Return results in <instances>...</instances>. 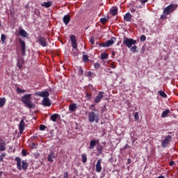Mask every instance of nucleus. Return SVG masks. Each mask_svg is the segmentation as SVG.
I'll use <instances>...</instances> for the list:
<instances>
[{"label": "nucleus", "mask_w": 178, "mask_h": 178, "mask_svg": "<svg viewBox=\"0 0 178 178\" xmlns=\"http://www.w3.org/2000/svg\"><path fill=\"white\" fill-rule=\"evenodd\" d=\"M102 162V159H99L97 162L96 164V172H97V173H101V172L102 171V167L101 166V163Z\"/></svg>", "instance_id": "nucleus-15"}, {"label": "nucleus", "mask_w": 178, "mask_h": 178, "mask_svg": "<svg viewBox=\"0 0 178 178\" xmlns=\"http://www.w3.org/2000/svg\"><path fill=\"white\" fill-rule=\"evenodd\" d=\"M97 144H99V140H91L90 143V149H94V148H95V145H97Z\"/></svg>", "instance_id": "nucleus-16"}, {"label": "nucleus", "mask_w": 178, "mask_h": 178, "mask_svg": "<svg viewBox=\"0 0 178 178\" xmlns=\"http://www.w3.org/2000/svg\"><path fill=\"white\" fill-rule=\"evenodd\" d=\"M24 127H26V122H24V120H21L19 127L20 134H23V132L24 131Z\"/></svg>", "instance_id": "nucleus-12"}, {"label": "nucleus", "mask_w": 178, "mask_h": 178, "mask_svg": "<svg viewBox=\"0 0 178 178\" xmlns=\"http://www.w3.org/2000/svg\"><path fill=\"white\" fill-rule=\"evenodd\" d=\"M108 54H106V53H102V54H101L100 58H101L102 60L108 59Z\"/></svg>", "instance_id": "nucleus-31"}, {"label": "nucleus", "mask_w": 178, "mask_h": 178, "mask_svg": "<svg viewBox=\"0 0 178 178\" xmlns=\"http://www.w3.org/2000/svg\"><path fill=\"white\" fill-rule=\"evenodd\" d=\"M169 113H170V110L167 109L164 111L161 114V118H167Z\"/></svg>", "instance_id": "nucleus-25"}, {"label": "nucleus", "mask_w": 178, "mask_h": 178, "mask_svg": "<svg viewBox=\"0 0 178 178\" xmlns=\"http://www.w3.org/2000/svg\"><path fill=\"white\" fill-rule=\"evenodd\" d=\"M17 94H23V93L26 92V90H24L23 89H20V88H17Z\"/></svg>", "instance_id": "nucleus-33"}, {"label": "nucleus", "mask_w": 178, "mask_h": 178, "mask_svg": "<svg viewBox=\"0 0 178 178\" xmlns=\"http://www.w3.org/2000/svg\"><path fill=\"white\" fill-rule=\"evenodd\" d=\"M70 40H71L72 48H74V49H77V42H76V36L74 35H72L70 36Z\"/></svg>", "instance_id": "nucleus-13"}, {"label": "nucleus", "mask_w": 178, "mask_h": 178, "mask_svg": "<svg viewBox=\"0 0 178 178\" xmlns=\"http://www.w3.org/2000/svg\"><path fill=\"white\" fill-rule=\"evenodd\" d=\"M41 5L44 6V8H51L52 6V1L43 2Z\"/></svg>", "instance_id": "nucleus-23"}, {"label": "nucleus", "mask_w": 178, "mask_h": 178, "mask_svg": "<svg viewBox=\"0 0 178 178\" xmlns=\"http://www.w3.org/2000/svg\"><path fill=\"white\" fill-rule=\"evenodd\" d=\"M3 151H6V142L0 140V152H3Z\"/></svg>", "instance_id": "nucleus-17"}, {"label": "nucleus", "mask_w": 178, "mask_h": 178, "mask_svg": "<svg viewBox=\"0 0 178 178\" xmlns=\"http://www.w3.org/2000/svg\"><path fill=\"white\" fill-rule=\"evenodd\" d=\"M90 42L92 45H94L95 42V38L94 37H91L90 40Z\"/></svg>", "instance_id": "nucleus-40"}, {"label": "nucleus", "mask_w": 178, "mask_h": 178, "mask_svg": "<svg viewBox=\"0 0 178 178\" xmlns=\"http://www.w3.org/2000/svg\"><path fill=\"white\" fill-rule=\"evenodd\" d=\"M124 22H131V14L130 13H127L124 16Z\"/></svg>", "instance_id": "nucleus-19"}, {"label": "nucleus", "mask_w": 178, "mask_h": 178, "mask_svg": "<svg viewBox=\"0 0 178 178\" xmlns=\"http://www.w3.org/2000/svg\"><path fill=\"white\" fill-rule=\"evenodd\" d=\"M137 46L134 45L133 47H130V51L132 52L133 54H134V52H138L137 51Z\"/></svg>", "instance_id": "nucleus-30"}, {"label": "nucleus", "mask_w": 178, "mask_h": 178, "mask_svg": "<svg viewBox=\"0 0 178 178\" xmlns=\"http://www.w3.org/2000/svg\"><path fill=\"white\" fill-rule=\"evenodd\" d=\"M35 95H38V97H41L42 98H48L49 97V92L48 91H39L35 92Z\"/></svg>", "instance_id": "nucleus-10"}, {"label": "nucleus", "mask_w": 178, "mask_h": 178, "mask_svg": "<svg viewBox=\"0 0 178 178\" xmlns=\"http://www.w3.org/2000/svg\"><path fill=\"white\" fill-rule=\"evenodd\" d=\"M21 101L23 104H24L26 108L29 109H33V108H35V104L33 103L31 101V94H26L22 97Z\"/></svg>", "instance_id": "nucleus-1"}, {"label": "nucleus", "mask_w": 178, "mask_h": 178, "mask_svg": "<svg viewBox=\"0 0 178 178\" xmlns=\"http://www.w3.org/2000/svg\"><path fill=\"white\" fill-rule=\"evenodd\" d=\"M158 92L160 97H163V98H168V95H166L165 92L159 90Z\"/></svg>", "instance_id": "nucleus-28"}, {"label": "nucleus", "mask_w": 178, "mask_h": 178, "mask_svg": "<svg viewBox=\"0 0 178 178\" xmlns=\"http://www.w3.org/2000/svg\"><path fill=\"white\" fill-rule=\"evenodd\" d=\"M108 22V19L107 18H101L100 19V23H102V24H105V23H106Z\"/></svg>", "instance_id": "nucleus-35"}, {"label": "nucleus", "mask_w": 178, "mask_h": 178, "mask_svg": "<svg viewBox=\"0 0 178 178\" xmlns=\"http://www.w3.org/2000/svg\"><path fill=\"white\" fill-rule=\"evenodd\" d=\"M140 3H146V2L148 1V0H139Z\"/></svg>", "instance_id": "nucleus-50"}, {"label": "nucleus", "mask_w": 178, "mask_h": 178, "mask_svg": "<svg viewBox=\"0 0 178 178\" xmlns=\"http://www.w3.org/2000/svg\"><path fill=\"white\" fill-rule=\"evenodd\" d=\"M110 67H111V69H116V65H115V63H112Z\"/></svg>", "instance_id": "nucleus-46"}, {"label": "nucleus", "mask_w": 178, "mask_h": 178, "mask_svg": "<svg viewBox=\"0 0 178 178\" xmlns=\"http://www.w3.org/2000/svg\"><path fill=\"white\" fill-rule=\"evenodd\" d=\"M83 60L84 62V63H87V62H88L90 60L88 59V55H83Z\"/></svg>", "instance_id": "nucleus-32"}, {"label": "nucleus", "mask_w": 178, "mask_h": 178, "mask_svg": "<svg viewBox=\"0 0 178 178\" xmlns=\"http://www.w3.org/2000/svg\"><path fill=\"white\" fill-rule=\"evenodd\" d=\"M88 77H92V72L91 71H89L88 72Z\"/></svg>", "instance_id": "nucleus-49"}, {"label": "nucleus", "mask_w": 178, "mask_h": 178, "mask_svg": "<svg viewBox=\"0 0 178 178\" xmlns=\"http://www.w3.org/2000/svg\"><path fill=\"white\" fill-rule=\"evenodd\" d=\"M173 165H175V161H171L170 162V166H173Z\"/></svg>", "instance_id": "nucleus-51"}, {"label": "nucleus", "mask_w": 178, "mask_h": 178, "mask_svg": "<svg viewBox=\"0 0 178 178\" xmlns=\"http://www.w3.org/2000/svg\"><path fill=\"white\" fill-rule=\"evenodd\" d=\"M145 40H147V37H145V35H140V41L144 42V41H145Z\"/></svg>", "instance_id": "nucleus-41"}, {"label": "nucleus", "mask_w": 178, "mask_h": 178, "mask_svg": "<svg viewBox=\"0 0 178 178\" xmlns=\"http://www.w3.org/2000/svg\"><path fill=\"white\" fill-rule=\"evenodd\" d=\"M81 157H82V162L83 163H86L87 162V156L86 154H82Z\"/></svg>", "instance_id": "nucleus-34"}, {"label": "nucleus", "mask_w": 178, "mask_h": 178, "mask_svg": "<svg viewBox=\"0 0 178 178\" xmlns=\"http://www.w3.org/2000/svg\"><path fill=\"white\" fill-rule=\"evenodd\" d=\"M15 161H17V168L18 170H24V172L27 170L29 168V163L26 162V161L23 160L22 161V159H20L19 156L16 157Z\"/></svg>", "instance_id": "nucleus-3"}, {"label": "nucleus", "mask_w": 178, "mask_h": 178, "mask_svg": "<svg viewBox=\"0 0 178 178\" xmlns=\"http://www.w3.org/2000/svg\"><path fill=\"white\" fill-rule=\"evenodd\" d=\"M2 175H3V172L2 171H0V178L2 177Z\"/></svg>", "instance_id": "nucleus-54"}, {"label": "nucleus", "mask_w": 178, "mask_h": 178, "mask_svg": "<svg viewBox=\"0 0 178 178\" xmlns=\"http://www.w3.org/2000/svg\"><path fill=\"white\" fill-rule=\"evenodd\" d=\"M63 178H69V172H64Z\"/></svg>", "instance_id": "nucleus-44"}, {"label": "nucleus", "mask_w": 178, "mask_h": 178, "mask_svg": "<svg viewBox=\"0 0 178 178\" xmlns=\"http://www.w3.org/2000/svg\"><path fill=\"white\" fill-rule=\"evenodd\" d=\"M1 42H5L6 40V36L5 35V34H1Z\"/></svg>", "instance_id": "nucleus-37"}, {"label": "nucleus", "mask_w": 178, "mask_h": 178, "mask_svg": "<svg viewBox=\"0 0 178 178\" xmlns=\"http://www.w3.org/2000/svg\"><path fill=\"white\" fill-rule=\"evenodd\" d=\"M87 97L88 98H91V94H90V93H87Z\"/></svg>", "instance_id": "nucleus-53"}, {"label": "nucleus", "mask_w": 178, "mask_h": 178, "mask_svg": "<svg viewBox=\"0 0 178 178\" xmlns=\"http://www.w3.org/2000/svg\"><path fill=\"white\" fill-rule=\"evenodd\" d=\"M17 66L19 69H22V67H23V65H22L19 62L17 63Z\"/></svg>", "instance_id": "nucleus-47"}, {"label": "nucleus", "mask_w": 178, "mask_h": 178, "mask_svg": "<svg viewBox=\"0 0 178 178\" xmlns=\"http://www.w3.org/2000/svg\"><path fill=\"white\" fill-rule=\"evenodd\" d=\"M19 35H21V37H24L26 38L27 37V32H26V31H24V29H20L19 30Z\"/></svg>", "instance_id": "nucleus-24"}, {"label": "nucleus", "mask_w": 178, "mask_h": 178, "mask_svg": "<svg viewBox=\"0 0 178 178\" xmlns=\"http://www.w3.org/2000/svg\"><path fill=\"white\" fill-rule=\"evenodd\" d=\"M111 13L113 16H116V15H118V8L111 9Z\"/></svg>", "instance_id": "nucleus-29"}, {"label": "nucleus", "mask_w": 178, "mask_h": 178, "mask_svg": "<svg viewBox=\"0 0 178 178\" xmlns=\"http://www.w3.org/2000/svg\"><path fill=\"white\" fill-rule=\"evenodd\" d=\"M42 104L44 106H51V105H52L51 100L48 97L44 98L42 101Z\"/></svg>", "instance_id": "nucleus-14"}, {"label": "nucleus", "mask_w": 178, "mask_h": 178, "mask_svg": "<svg viewBox=\"0 0 178 178\" xmlns=\"http://www.w3.org/2000/svg\"><path fill=\"white\" fill-rule=\"evenodd\" d=\"M1 22H0V27H1Z\"/></svg>", "instance_id": "nucleus-57"}, {"label": "nucleus", "mask_w": 178, "mask_h": 178, "mask_svg": "<svg viewBox=\"0 0 178 178\" xmlns=\"http://www.w3.org/2000/svg\"><path fill=\"white\" fill-rule=\"evenodd\" d=\"M115 51H113V52H112L113 56H115Z\"/></svg>", "instance_id": "nucleus-56"}, {"label": "nucleus", "mask_w": 178, "mask_h": 178, "mask_svg": "<svg viewBox=\"0 0 178 178\" xmlns=\"http://www.w3.org/2000/svg\"><path fill=\"white\" fill-rule=\"evenodd\" d=\"M56 158V155L55 154V152H51L47 157V161L49 162H54V159Z\"/></svg>", "instance_id": "nucleus-18"}, {"label": "nucleus", "mask_w": 178, "mask_h": 178, "mask_svg": "<svg viewBox=\"0 0 178 178\" xmlns=\"http://www.w3.org/2000/svg\"><path fill=\"white\" fill-rule=\"evenodd\" d=\"M79 73H80V74H83V73H84V70H83V68H81V67H79Z\"/></svg>", "instance_id": "nucleus-45"}, {"label": "nucleus", "mask_w": 178, "mask_h": 178, "mask_svg": "<svg viewBox=\"0 0 178 178\" xmlns=\"http://www.w3.org/2000/svg\"><path fill=\"white\" fill-rule=\"evenodd\" d=\"M45 129H47V127L44 124H42L40 126V130L44 131L45 130Z\"/></svg>", "instance_id": "nucleus-42"}, {"label": "nucleus", "mask_w": 178, "mask_h": 178, "mask_svg": "<svg viewBox=\"0 0 178 178\" xmlns=\"http://www.w3.org/2000/svg\"><path fill=\"white\" fill-rule=\"evenodd\" d=\"M63 23L67 25L68 23H70V15H65L63 17Z\"/></svg>", "instance_id": "nucleus-20"}, {"label": "nucleus", "mask_w": 178, "mask_h": 178, "mask_svg": "<svg viewBox=\"0 0 178 178\" xmlns=\"http://www.w3.org/2000/svg\"><path fill=\"white\" fill-rule=\"evenodd\" d=\"M115 41H116V38L112 37L109 40H107L105 42H100L99 44V47L108 48L111 47V45H113L115 44Z\"/></svg>", "instance_id": "nucleus-4"}, {"label": "nucleus", "mask_w": 178, "mask_h": 178, "mask_svg": "<svg viewBox=\"0 0 178 178\" xmlns=\"http://www.w3.org/2000/svg\"><path fill=\"white\" fill-rule=\"evenodd\" d=\"M94 66L95 69H99V67H101V64L99 63H95Z\"/></svg>", "instance_id": "nucleus-38"}, {"label": "nucleus", "mask_w": 178, "mask_h": 178, "mask_svg": "<svg viewBox=\"0 0 178 178\" xmlns=\"http://www.w3.org/2000/svg\"><path fill=\"white\" fill-rule=\"evenodd\" d=\"M103 149L104 147L102 145L97 147V151L98 152L99 155H101V154H102Z\"/></svg>", "instance_id": "nucleus-27"}, {"label": "nucleus", "mask_w": 178, "mask_h": 178, "mask_svg": "<svg viewBox=\"0 0 178 178\" xmlns=\"http://www.w3.org/2000/svg\"><path fill=\"white\" fill-rule=\"evenodd\" d=\"M124 45L127 46V48H131L133 45L137 44V40L133 38H125L123 40Z\"/></svg>", "instance_id": "nucleus-5"}, {"label": "nucleus", "mask_w": 178, "mask_h": 178, "mask_svg": "<svg viewBox=\"0 0 178 178\" xmlns=\"http://www.w3.org/2000/svg\"><path fill=\"white\" fill-rule=\"evenodd\" d=\"M5 104H6V99L5 97L0 98V108H2Z\"/></svg>", "instance_id": "nucleus-26"}, {"label": "nucleus", "mask_w": 178, "mask_h": 178, "mask_svg": "<svg viewBox=\"0 0 178 178\" xmlns=\"http://www.w3.org/2000/svg\"><path fill=\"white\" fill-rule=\"evenodd\" d=\"M136 12V9L135 8H131V13H134Z\"/></svg>", "instance_id": "nucleus-52"}, {"label": "nucleus", "mask_w": 178, "mask_h": 178, "mask_svg": "<svg viewBox=\"0 0 178 178\" xmlns=\"http://www.w3.org/2000/svg\"><path fill=\"white\" fill-rule=\"evenodd\" d=\"M69 109H70V111H71V112H74V111H76V109H77V105L76 104L73 103L70 105Z\"/></svg>", "instance_id": "nucleus-22"}, {"label": "nucleus", "mask_w": 178, "mask_h": 178, "mask_svg": "<svg viewBox=\"0 0 178 178\" xmlns=\"http://www.w3.org/2000/svg\"><path fill=\"white\" fill-rule=\"evenodd\" d=\"M4 156H6V153H2L0 155V162H3V158Z\"/></svg>", "instance_id": "nucleus-36"}, {"label": "nucleus", "mask_w": 178, "mask_h": 178, "mask_svg": "<svg viewBox=\"0 0 178 178\" xmlns=\"http://www.w3.org/2000/svg\"><path fill=\"white\" fill-rule=\"evenodd\" d=\"M37 147H38V144H35L34 143H32V148L35 149L37 148Z\"/></svg>", "instance_id": "nucleus-48"}, {"label": "nucleus", "mask_w": 178, "mask_h": 178, "mask_svg": "<svg viewBox=\"0 0 178 178\" xmlns=\"http://www.w3.org/2000/svg\"><path fill=\"white\" fill-rule=\"evenodd\" d=\"M170 141H172V136L170 135L165 136L164 140H163L161 143V145L163 148H166V147L169 145V143H170Z\"/></svg>", "instance_id": "nucleus-8"}, {"label": "nucleus", "mask_w": 178, "mask_h": 178, "mask_svg": "<svg viewBox=\"0 0 178 178\" xmlns=\"http://www.w3.org/2000/svg\"><path fill=\"white\" fill-rule=\"evenodd\" d=\"M90 108H95V104H92V105L90 106Z\"/></svg>", "instance_id": "nucleus-55"}, {"label": "nucleus", "mask_w": 178, "mask_h": 178, "mask_svg": "<svg viewBox=\"0 0 178 178\" xmlns=\"http://www.w3.org/2000/svg\"><path fill=\"white\" fill-rule=\"evenodd\" d=\"M177 4H170L163 11V15H161V20H165L166 16L173 13L176 9H177Z\"/></svg>", "instance_id": "nucleus-2"}, {"label": "nucleus", "mask_w": 178, "mask_h": 178, "mask_svg": "<svg viewBox=\"0 0 178 178\" xmlns=\"http://www.w3.org/2000/svg\"><path fill=\"white\" fill-rule=\"evenodd\" d=\"M22 156H27V151H26L25 149H23L22 151Z\"/></svg>", "instance_id": "nucleus-43"}, {"label": "nucleus", "mask_w": 178, "mask_h": 178, "mask_svg": "<svg viewBox=\"0 0 178 178\" xmlns=\"http://www.w3.org/2000/svg\"><path fill=\"white\" fill-rule=\"evenodd\" d=\"M134 119H135V120H140V117L138 116V112L135 113Z\"/></svg>", "instance_id": "nucleus-39"}, {"label": "nucleus", "mask_w": 178, "mask_h": 178, "mask_svg": "<svg viewBox=\"0 0 178 178\" xmlns=\"http://www.w3.org/2000/svg\"><path fill=\"white\" fill-rule=\"evenodd\" d=\"M38 42L41 47H48V40H47V38H44L42 35H39L38 37Z\"/></svg>", "instance_id": "nucleus-7"}, {"label": "nucleus", "mask_w": 178, "mask_h": 178, "mask_svg": "<svg viewBox=\"0 0 178 178\" xmlns=\"http://www.w3.org/2000/svg\"><path fill=\"white\" fill-rule=\"evenodd\" d=\"M104 98V92H99L98 95L95 98V104H99L101 102V99Z\"/></svg>", "instance_id": "nucleus-11"}, {"label": "nucleus", "mask_w": 178, "mask_h": 178, "mask_svg": "<svg viewBox=\"0 0 178 178\" xmlns=\"http://www.w3.org/2000/svg\"><path fill=\"white\" fill-rule=\"evenodd\" d=\"M18 41L21 47L22 54L24 56L26 55V42L22 38H19Z\"/></svg>", "instance_id": "nucleus-9"}, {"label": "nucleus", "mask_w": 178, "mask_h": 178, "mask_svg": "<svg viewBox=\"0 0 178 178\" xmlns=\"http://www.w3.org/2000/svg\"><path fill=\"white\" fill-rule=\"evenodd\" d=\"M88 120L90 123H94V122H96V123H98V114L95 113V112L94 111L89 112Z\"/></svg>", "instance_id": "nucleus-6"}, {"label": "nucleus", "mask_w": 178, "mask_h": 178, "mask_svg": "<svg viewBox=\"0 0 178 178\" xmlns=\"http://www.w3.org/2000/svg\"><path fill=\"white\" fill-rule=\"evenodd\" d=\"M58 118H59V114L54 113L51 115L50 120H52V122H56V120H58Z\"/></svg>", "instance_id": "nucleus-21"}]
</instances>
